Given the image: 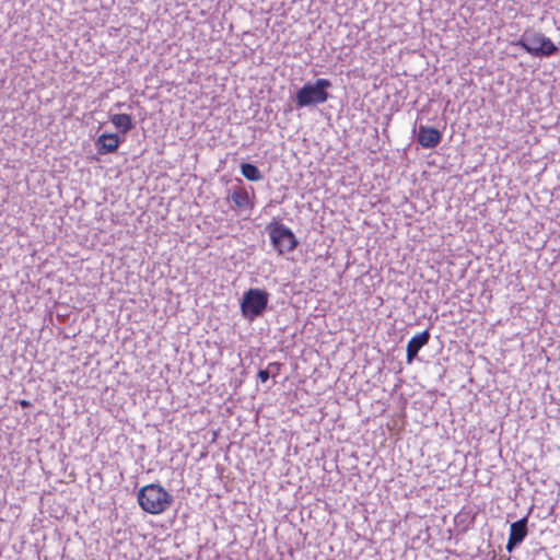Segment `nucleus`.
Returning <instances> with one entry per match:
<instances>
[{
    "label": "nucleus",
    "mask_w": 560,
    "mask_h": 560,
    "mask_svg": "<svg viewBox=\"0 0 560 560\" xmlns=\"http://www.w3.org/2000/svg\"><path fill=\"white\" fill-rule=\"evenodd\" d=\"M231 200L237 208L253 207L249 194L244 187L235 188L231 194Z\"/></svg>",
    "instance_id": "obj_11"
},
{
    "label": "nucleus",
    "mask_w": 560,
    "mask_h": 560,
    "mask_svg": "<svg viewBox=\"0 0 560 560\" xmlns=\"http://www.w3.org/2000/svg\"><path fill=\"white\" fill-rule=\"evenodd\" d=\"M137 500L144 512L159 515L171 508L173 495L160 483H149L140 488Z\"/></svg>",
    "instance_id": "obj_1"
},
{
    "label": "nucleus",
    "mask_w": 560,
    "mask_h": 560,
    "mask_svg": "<svg viewBox=\"0 0 560 560\" xmlns=\"http://www.w3.org/2000/svg\"><path fill=\"white\" fill-rule=\"evenodd\" d=\"M241 173L246 179L250 182H258L262 178L258 167L252 163H243L241 165Z\"/></svg>",
    "instance_id": "obj_12"
},
{
    "label": "nucleus",
    "mask_w": 560,
    "mask_h": 560,
    "mask_svg": "<svg viewBox=\"0 0 560 560\" xmlns=\"http://www.w3.org/2000/svg\"><path fill=\"white\" fill-rule=\"evenodd\" d=\"M527 536V518L523 517L510 526V535L506 544L508 551H512Z\"/></svg>",
    "instance_id": "obj_8"
},
{
    "label": "nucleus",
    "mask_w": 560,
    "mask_h": 560,
    "mask_svg": "<svg viewBox=\"0 0 560 560\" xmlns=\"http://www.w3.org/2000/svg\"><path fill=\"white\" fill-rule=\"evenodd\" d=\"M121 138L117 133L104 132L95 141L98 154L114 153L121 143Z\"/></svg>",
    "instance_id": "obj_7"
},
{
    "label": "nucleus",
    "mask_w": 560,
    "mask_h": 560,
    "mask_svg": "<svg viewBox=\"0 0 560 560\" xmlns=\"http://www.w3.org/2000/svg\"><path fill=\"white\" fill-rule=\"evenodd\" d=\"M267 232L273 248L279 255L293 252L298 246V240L291 229L283 223L272 221L267 225Z\"/></svg>",
    "instance_id": "obj_3"
},
{
    "label": "nucleus",
    "mask_w": 560,
    "mask_h": 560,
    "mask_svg": "<svg viewBox=\"0 0 560 560\" xmlns=\"http://www.w3.org/2000/svg\"><path fill=\"white\" fill-rule=\"evenodd\" d=\"M19 404H20V406H21L22 408H28V407H31V406H32L31 401H30V400H26V399H21V400L19 401Z\"/></svg>",
    "instance_id": "obj_14"
},
{
    "label": "nucleus",
    "mask_w": 560,
    "mask_h": 560,
    "mask_svg": "<svg viewBox=\"0 0 560 560\" xmlns=\"http://www.w3.org/2000/svg\"><path fill=\"white\" fill-rule=\"evenodd\" d=\"M121 106H122V104H121V103H117V104H116V107H121Z\"/></svg>",
    "instance_id": "obj_16"
},
{
    "label": "nucleus",
    "mask_w": 560,
    "mask_h": 560,
    "mask_svg": "<svg viewBox=\"0 0 560 560\" xmlns=\"http://www.w3.org/2000/svg\"><path fill=\"white\" fill-rule=\"evenodd\" d=\"M442 140V133L434 127L420 126L417 135L418 143L424 149L435 148Z\"/></svg>",
    "instance_id": "obj_6"
},
{
    "label": "nucleus",
    "mask_w": 560,
    "mask_h": 560,
    "mask_svg": "<svg viewBox=\"0 0 560 560\" xmlns=\"http://www.w3.org/2000/svg\"><path fill=\"white\" fill-rule=\"evenodd\" d=\"M514 45L536 57H550L559 50L558 46L540 32L525 31Z\"/></svg>",
    "instance_id": "obj_2"
},
{
    "label": "nucleus",
    "mask_w": 560,
    "mask_h": 560,
    "mask_svg": "<svg viewBox=\"0 0 560 560\" xmlns=\"http://www.w3.org/2000/svg\"><path fill=\"white\" fill-rule=\"evenodd\" d=\"M109 121L121 133H127L133 128V118L129 114H113L109 115Z\"/></svg>",
    "instance_id": "obj_10"
},
{
    "label": "nucleus",
    "mask_w": 560,
    "mask_h": 560,
    "mask_svg": "<svg viewBox=\"0 0 560 560\" xmlns=\"http://www.w3.org/2000/svg\"><path fill=\"white\" fill-rule=\"evenodd\" d=\"M331 86L328 79H317L314 84H304L296 93L298 107H305L325 103L329 95L327 89Z\"/></svg>",
    "instance_id": "obj_4"
},
{
    "label": "nucleus",
    "mask_w": 560,
    "mask_h": 560,
    "mask_svg": "<svg viewBox=\"0 0 560 560\" xmlns=\"http://www.w3.org/2000/svg\"><path fill=\"white\" fill-rule=\"evenodd\" d=\"M270 377V374H269V371L268 370H260L258 372V378L262 382V383H266Z\"/></svg>",
    "instance_id": "obj_13"
},
{
    "label": "nucleus",
    "mask_w": 560,
    "mask_h": 560,
    "mask_svg": "<svg viewBox=\"0 0 560 560\" xmlns=\"http://www.w3.org/2000/svg\"><path fill=\"white\" fill-rule=\"evenodd\" d=\"M268 304V293L260 289H249L243 298L241 310L244 317L253 320L260 316Z\"/></svg>",
    "instance_id": "obj_5"
},
{
    "label": "nucleus",
    "mask_w": 560,
    "mask_h": 560,
    "mask_svg": "<svg viewBox=\"0 0 560 560\" xmlns=\"http://www.w3.org/2000/svg\"><path fill=\"white\" fill-rule=\"evenodd\" d=\"M280 366H281V364L278 362H272L269 364V368H276L277 371H279Z\"/></svg>",
    "instance_id": "obj_15"
},
{
    "label": "nucleus",
    "mask_w": 560,
    "mask_h": 560,
    "mask_svg": "<svg viewBox=\"0 0 560 560\" xmlns=\"http://www.w3.org/2000/svg\"><path fill=\"white\" fill-rule=\"evenodd\" d=\"M430 340L429 330H423L420 334L415 335L407 343V362L411 363L417 357L418 352L424 347Z\"/></svg>",
    "instance_id": "obj_9"
}]
</instances>
